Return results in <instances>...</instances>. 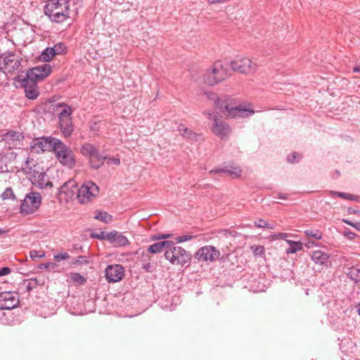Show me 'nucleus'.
<instances>
[{
    "label": "nucleus",
    "mask_w": 360,
    "mask_h": 360,
    "mask_svg": "<svg viewBox=\"0 0 360 360\" xmlns=\"http://www.w3.org/2000/svg\"><path fill=\"white\" fill-rule=\"evenodd\" d=\"M58 112V124L60 130L65 138L70 137L74 131V126L72 120V109L71 106L67 105L64 102L58 103L53 105V110Z\"/></svg>",
    "instance_id": "1"
},
{
    "label": "nucleus",
    "mask_w": 360,
    "mask_h": 360,
    "mask_svg": "<svg viewBox=\"0 0 360 360\" xmlns=\"http://www.w3.org/2000/svg\"><path fill=\"white\" fill-rule=\"evenodd\" d=\"M165 258L172 265H179L181 267H188L190 266L193 258L192 254L184 248L176 245L173 241V245L169 246L165 254Z\"/></svg>",
    "instance_id": "2"
},
{
    "label": "nucleus",
    "mask_w": 360,
    "mask_h": 360,
    "mask_svg": "<svg viewBox=\"0 0 360 360\" xmlns=\"http://www.w3.org/2000/svg\"><path fill=\"white\" fill-rule=\"evenodd\" d=\"M52 152L55 154L59 162L70 169L75 167L76 160L72 149L66 146L61 140L58 139L54 143Z\"/></svg>",
    "instance_id": "3"
},
{
    "label": "nucleus",
    "mask_w": 360,
    "mask_h": 360,
    "mask_svg": "<svg viewBox=\"0 0 360 360\" xmlns=\"http://www.w3.org/2000/svg\"><path fill=\"white\" fill-rule=\"evenodd\" d=\"M19 212L22 215H29L37 212L41 205V195L37 191L27 193L22 200H20Z\"/></svg>",
    "instance_id": "4"
},
{
    "label": "nucleus",
    "mask_w": 360,
    "mask_h": 360,
    "mask_svg": "<svg viewBox=\"0 0 360 360\" xmlns=\"http://www.w3.org/2000/svg\"><path fill=\"white\" fill-rule=\"evenodd\" d=\"M33 161V159H30V157H27L25 161V165L27 170H25V169H22V170L26 174H30V180L32 184L39 189H45L47 188H52L53 186V183L50 181H47L45 182V177L46 176V174L44 171H38L35 169H32V167L29 166L30 162Z\"/></svg>",
    "instance_id": "5"
},
{
    "label": "nucleus",
    "mask_w": 360,
    "mask_h": 360,
    "mask_svg": "<svg viewBox=\"0 0 360 360\" xmlns=\"http://www.w3.org/2000/svg\"><path fill=\"white\" fill-rule=\"evenodd\" d=\"M77 199L84 205L96 197L99 193L98 186L91 181H85L79 188H76Z\"/></svg>",
    "instance_id": "6"
},
{
    "label": "nucleus",
    "mask_w": 360,
    "mask_h": 360,
    "mask_svg": "<svg viewBox=\"0 0 360 360\" xmlns=\"http://www.w3.org/2000/svg\"><path fill=\"white\" fill-rule=\"evenodd\" d=\"M57 140V138L52 136L37 137L30 142V148L33 152L37 154L43 153L45 151L52 152V148Z\"/></svg>",
    "instance_id": "7"
},
{
    "label": "nucleus",
    "mask_w": 360,
    "mask_h": 360,
    "mask_svg": "<svg viewBox=\"0 0 360 360\" xmlns=\"http://www.w3.org/2000/svg\"><path fill=\"white\" fill-rule=\"evenodd\" d=\"M14 79L20 83L21 87L24 89L25 96L29 100H36L39 96V88L37 82L30 81L27 77L21 78L20 76H16Z\"/></svg>",
    "instance_id": "8"
},
{
    "label": "nucleus",
    "mask_w": 360,
    "mask_h": 360,
    "mask_svg": "<svg viewBox=\"0 0 360 360\" xmlns=\"http://www.w3.org/2000/svg\"><path fill=\"white\" fill-rule=\"evenodd\" d=\"M52 67L51 65L44 63L32 68H29L26 72L25 77L30 81L40 82L51 75Z\"/></svg>",
    "instance_id": "9"
},
{
    "label": "nucleus",
    "mask_w": 360,
    "mask_h": 360,
    "mask_svg": "<svg viewBox=\"0 0 360 360\" xmlns=\"http://www.w3.org/2000/svg\"><path fill=\"white\" fill-rule=\"evenodd\" d=\"M19 304L17 292L5 291L0 292V310H9L16 308Z\"/></svg>",
    "instance_id": "10"
},
{
    "label": "nucleus",
    "mask_w": 360,
    "mask_h": 360,
    "mask_svg": "<svg viewBox=\"0 0 360 360\" xmlns=\"http://www.w3.org/2000/svg\"><path fill=\"white\" fill-rule=\"evenodd\" d=\"M242 170L236 167L233 162L224 165L223 167H218L210 172V174H217L220 176H230L233 179L240 177Z\"/></svg>",
    "instance_id": "11"
},
{
    "label": "nucleus",
    "mask_w": 360,
    "mask_h": 360,
    "mask_svg": "<svg viewBox=\"0 0 360 360\" xmlns=\"http://www.w3.org/2000/svg\"><path fill=\"white\" fill-rule=\"evenodd\" d=\"M124 276V268L121 264H110L105 270V277L108 283L121 281Z\"/></svg>",
    "instance_id": "12"
},
{
    "label": "nucleus",
    "mask_w": 360,
    "mask_h": 360,
    "mask_svg": "<svg viewBox=\"0 0 360 360\" xmlns=\"http://www.w3.org/2000/svg\"><path fill=\"white\" fill-rule=\"evenodd\" d=\"M219 256V251L212 245H206L200 248L194 255L198 261H214Z\"/></svg>",
    "instance_id": "13"
},
{
    "label": "nucleus",
    "mask_w": 360,
    "mask_h": 360,
    "mask_svg": "<svg viewBox=\"0 0 360 360\" xmlns=\"http://www.w3.org/2000/svg\"><path fill=\"white\" fill-rule=\"evenodd\" d=\"M22 59L14 52H8L4 59L6 72L13 73L18 70L20 66Z\"/></svg>",
    "instance_id": "14"
},
{
    "label": "nucleus",
    "mask_w": 360,
    "mask_h": 360,
    "mask_svg": "<svg viewBox=\"0 0 360 360\" xmlns=\"http://www.w3.org/2000/svg\"><path fill=\"white\" fill-rule=\"evenodd\" d=\"M18 153L9 149L5 153H0V173H6L10 170L8 164L15 161Z\"/></svg>",
    "instance_id": "15"
},
{
    "label": "nucleus",
    "mask_w": 360,
    "mask_h": 360,
    "mask_svg": "<svg viewBox=\"0 0 360 360\" xmlns=\"http://www.w3.org/2000/svg\"><path fill=\"white\" fill-rule=\"evenodd\" d=\"M2 139L9 145L16 146L25 139L24 133L15 130H8L1 134Z\"/></svg>",
    "instance_id": "16"
},
{
    "label": "nucleus",
    "mask_w": 360,
    "mask_h": 360,
    "mask_svg": "<svg viewBox=\"0 0 360 360\" xmlns=\"http://www.w3.org/2000/svg\"><path fill=\"white\" fill-rule=\"evenodd\" d=\"M108 241L113 245V247H124L129 244V240L122 233H120L115 230L109 232Z\"/></svg>",
    "instance_id": "17"
},
{
    "label": "nucleus",
    "mask_w": 360,
    "mask_h": 360,
    "mask_svg": "<svg viewBox=\"0 0 360 360\" xmlns=\"http://www.w3.org/2000/svg\"><path fill=\"white\" fill-rule=\"evenodd\" d=\"M213 121L212 130L216 136L223 138L229 134L230 127L229 124L223 121H219L216 115L214 116Z\"/></svg>",
    "instance_id": "18"
},
{
    "label": "nucleus",
    "mask_w": 360,
    "mask_h": 360,
    "mask_svg": "<svg viewBox=\"0 0 360 360\" xmlns=\"http://www.w3.org/2000/svg\"><path fill=\"white\" fill-rule=\"evenodd\" d=\"M226 116L231 118L248 116V104L244 103L243 105H233L232 103Z\"/></svg>",
    "instance_id": "19"
},
{
    "label": "nucleus",
    "mask_w": 360,
    "mask_h": 360,
    "mask_svg": "<svg viewBox=\"0 0 360 360\" xmlns=\"http://www.w3.org/2000/svg\"><path fill=\"white\" fill-rule=\"evenodd\" d=\"M173 245L172 240H162L155 243L147 248V252L149 254H158L165 252L169 248L170 245Z\"/></svg>",
    "instance_id": "20"
},
{
    "label": "nucleus",
    "mask_w": 360,
    "mask_h": 360,
    "mask_svg": "<svg viewBox=\"0 0 360 360\" xmlns=\"http://www.w3.org/2000/svg\"><path fill=\"white\" fill-rule=\"evenodd\" d=\"M77 187V184L74 180H69L64 183L58 190V194L64 193L68 197H72L75 193H76V188Z\"/></svg>",
    "instance_id": "21"
},
{
    "label": "nucleus",
    "mask_w": 360,
    "mask_h": 360,
    "mask_svg": "<svg viewBox=\"0 0 360 360\" xmlns=\"http://www.w3.org/2000/svg\"><path fill=\"white\" fill-rule=\"evenodd\" d=\"M98 148L94 144L90 143H84L80 148L82 155L88 158L89 162L98 151Z\"/></svg>",
    "instance_id": "22"
},
{
    "label": "nucleus",
    "mask_w": 360,
    "mask_h": 360,
    "mask_svg": "<svg viewBox=\"0 0 360 360\" xmlns=\"http://www.w3.org/2000/svg\"><path fill=\"white\" fill-rule=\"evenodd\" d=\"M245 57L241 56H237L234 60L231 61L230 65L233 71L238 72L240 73L245 72Z\"/></svg>",
    "instance_id": "23"
},
{
    "label": "nucleus",
    "mask_w": 360,
    "mask_h": 360,
    "mask_svg": "<svg viewBox=\"0 0 360 360\" xmlns=\"http://www.w3.org/2000/svg\"><path fill=\"white\" fill-rule=\"evenodd\" d=\"M69 10L60 11H53L51 13H44L45 15L48 16L51 21L60 23L64 22L68 17Z\"/></svg>",
    "instance_id": "24"
},
{
    "label": "nucleus",
    "mask_w": 360,
    "mask_h": 360,
    "mask_svg": "<svg viewBox=\"0 0 360 360\" xmlns=\"http://www.w3.org/2000/svg\"><path fill=\"white\" fill-rule=\"evenodd\" d=\"M232 104V100L227 98L226 96L223 98H219L215 100L214 105L217 108L219 109L221 112L225 115L228 113L230 107Z\"/></svg>",
    "instance_id": "25"
},
{
    "label": "nucleus",
    "mask_w": 360,
    "mask_h": 360,
    "mask_svg": "<svg viewBox=\"0 0 360 360\" xmlns=\"http://www.w3.org/2000/svg\"><path fill=\"white\" fill-rule=\"evenodd\" d=\"M178 130L181 132V135L191 141H197L200 137V134L193 131L191 129L185 127L184 124H181L178 127Z\"/></svg>",
    "instance_id": "26"
},
{
    "label": "nucleus",
    "mask_w": 360,
    "mask_h": 360,
    "mask_svg": "<svg viewBox=\"0 0 360 360\" xmlns=\"http://www.w3.org/2000/svg\"><path fill=\"white\" fill-rule=\"evenodd\" d=\"M105 159L106 155L100 153L98 150L96 155L91 158V160L89 162V165L91 168L98 169L103 165Z\"/></svg>",
    "instance_id": "27"
},
{
    "label": "nucleus",
    "mask_w": 360,
    "mask_h": 360,
    "mask_svg": "<svg viewBox=\"0 0 360 360\" xmlns=\"http://www.w3.org/2000/svg\"><path fill=\"white\" fill-rule=\"evenodd\" d=\"M151 258L148 255L143 253L141 259H139L137 262H141V268L146 272L152 273L155 271V267L150 263Z\"/></svg>",
    "instance_id": "28"
},
{
    "label": "nucleus",
    "mask_w": 360,
    "mask_h": 360,
    "mask_svg": "<svg viewBox=\"0 0 360 360\" xmlns=\"http://www.w3.org/2000/svg\"><path fill=\"white\" fill-rule=\"evenodd\" d=\"M328 255L321 250H316L313 252L311 255V259L316 264H324L328 262Z\"/></svg>",
    "instance_id": "29"
},
{
    "label": "nucleus",
    "mask_w": 360,
    "mask_h": 360,
    "mask_svg": "<svg viewBox=\"0 0 360 360\" xmlns=\"http://www.w3.org/2000/svg\"><path fill=\"white\" fill-rule=\"evenodd\" d=\"M63 5L64 4L61 0H49L44 6V12L51 13L60 7H62Z\"/></svg>",
    "instance_id": "30"
},
{
    "label": "nucleus",
    "mask_w": 360,
    "mask_h": 360,
    "mask_svg": "<svg viewBox=\"0 0 360 360\" xmlns=\"http://www.w3.org/2000/svg\"><path fill=\"white\" fill-rule=\"evenodd\" d=\"M15 322V317L11 312V309L6 312L0 310V323L4 325H12Z\"/></svg>",
    "instance_id": "31"
},
{
    "label": "nucleus",
    "mask_w": 360,
    "mask_h": 360,
    "mask_svg": "<svg viewBox=\"0 0 360 360\" xmlns=\"http://www.w3.org/2000/svg\"><path fill=\"white\" fill-rule=\"evenodd\" d=\"M54 49L51 47H46L40 54L39 60L44 63L50 62L55 56Z\"/></svg>",
    "instance_id": "32"
},
{
    "label": "nucleus",
    "mask_w": 360,
    "mask_h": 360,
    "mask_svg": "<svg viewBox=\"0 0 360 360\" xmlns=\"http://www.w3.org/2000/svg\"><path fill=\"white\" fill-rule=\"evenodd\" d=\"M286 242L289 244V248L285 250L287 255L294 254L303 248L302 242H296L291 240H286Z\"/></svg>",
    "instance_id": "33"
},
{
    "label": "nucleus",
    "mask_w": 360,
    "mask_h": 360,
    "mask_svg": "<svg viewBox=\"0 0 360 360\" xmlns=\"http://www.w3.org/2000/svg\"><path fill=\"white\" fill-rule=\"evenodd\" d=\"M213 70H217L216 78L218 82L223 81L226 78V69L224 68L221 61H217L214 64Z\"/></svg>",
    "instance_id": "34"
},
{
    "label": "nucleus",
    "mask_w": 360,
    "mask_h": 360,
    "mask_svg": "<svg viewBox=\"0 0 360 360\" xmlns=\"http://www.w3.org/2000/svg\"><path fill=\"white\" fill-rule=\"evenodd\" d=\"M216 73H217V70L212 69L211 71H207L204 77L205 83L210 86H213L219 83L216 78Z\"/></svg>",
    "instance_id": "35"
},
{
    "label": "nucleus",
    "mask_w": 360,
    "mask_h": 360,
    "mask_svg": "<svg viewBox=\"0 0 360 360\" xmlns=\"http://www.w3.org/2000/svg\"><path fill=\"white\" fill-rule=\"evenodd\" d=\"M95 213L96 215L94 216V218L96 219L99 220L105 224H109L112 221V217L108 212L101 210H96Z\"/></svg>",
    "instance_id": "36"
},
{
    "label": "nucleus",
    "mask_w": 360,
    "mask_h": 360,
    "mask_svg": "<svg viewBox=\"0 0 360 360\" xmlns=\"http://www.w3.org/2000/svg\"><path fill=\"white\" fill-rule=\"evenodd\" d=\"M347 276L355 283L360 282V268L358 266H352L349 268Z\"/></svg>",
    "instance_id": "37"
},
{
    "label": "nucleus",
    "mask_w": 360,
    "mask_h": 360,
    "mask_svg": "<svg viewBox=\"0 0 360 360\" xmlns=\"http://www.w3.org/2000/svg\"><path fill=\"white\" fill-rule=\"evenodd\" d=\"M34 288V285L30 279H24L18 285V290L23 292H30Z\"/></svg>",
    "instance_id": "38"
},
{
    "label": "nucleus",
    "mask_w": 360,
    "mask_h": 360,
    "mask_svg": "<svg viewBox=\"0 0 360 360\" xmlns=\"http://www.w3.org/2000/svg\"><path fill=\"white\" fill-rule=\"evenodd\" d=\"M54 49L55 55H64L68 52V48L66 45L63 42H58L55 44L53 47Z\"/></svg>",
    "instance_id": "39"
},
{
    "label": "nucleus",
    "mask_w": 360,
    "mask_h": 360,
    "mask_svg": "<svg viewBox=\"0 0 360 360\" xmlns=\"http://www.w3.org/2000/svg\"><path fill=\"white\" fill-rule=\"evenodd\" d=\"M70 278L73 283L77 285H83L86 283V279L79 273H70Z\"/></svg>",
    "instance_id": "40"
},
{
    "label": "nucleus",
    "mask_w": 360,
    "mask_h": 360,
    "mask_svg": "<svg viewBox=\"0 0 360 360\" xmlns=\"http://www.w3.org/2000/svg\"><path fill=\"white\" fill-rule=\"evenodd\" d=\"M89 263V260L88 259L87 257L83 255L74 257L71 261V264L72 265H83L88 264Z\"/></svg>",
    "instance_id": "41"
},
{
    "label": "nucleus",
    "mask_w": 360,
    "mask_h": 360,
    "mask_svg": "<svg viewBox=\"0 0 360 360\" xmlns=\"http://www.w3.org/2000/svg\"><path fill=\"white\" fill-rule=\"evenodd\" d=\"M254 256L262 257L264 255L265 249L262 245H252L250 247Z\"/></svg>",
    "instance_id": "42"
},
{
    "label": "nucleus",
    "mask_w": 360,
    "mask_h": 360,
    "mask_svg": "<svg viewBox=\"0 0 360 360\" xmlns=\"http://www.w3.org/2000/svg\"><path fill=\"white\" fill-rule=\"evenodd\" d=\"M307 236L314 238L317 240L322 238V233L318 229H307L304 231Z\"/></svg>",
    "instance_id": "43"
},
{
    "label": "nucleus",
    "mask_w": 360,
    "mask_h": 360,
    "mask_svg": "<svg viewBox=\"0 0 360 360\" xmlns=\"http://www.w3.org/2000/svg\"><path fill=\"white\" fill-rule=\"evenodd\" d=\"M1 197L4 200L8 199H12L13 200H16V197L14 195L11 187L6 188L5 191L2 193Z\"/></svg>",
    "instance_id": "44"
},
{
    "label": "nucleus",
    "mask_w": 360,
    "mask_h": 360,
    "mask_svg": "<svg viewBox=\"0 0 360 360\" xmlns=\"http://www.w3.org/2000/svg\"><path fill=\"white\" fill-rule=\"evenodd\" d=\"M108 236H109V232H105L103 231H101L99 233L93 232L90 234V237L91 238L99 239V240H108Z\"/></svg>",
    "instance_id": "45"
},
{
    "label": "nucleus",
    "mask_w": 360,
    "mask_h": 360,
    "mask_svg": "<svg viewBox=\"0 0 360 360\" xmlns=\"http://www.w3.org/2000/svg\"><path fill=\"white\" fill-rule=\"evenodd\" d=\"M302 158V154H300L297 152H293L291 154L288 155L287 157L288 162L290 163H296L298 162L301 158Z\"/></svg>",
    "instance_id": "46"
},
{
    "label": "nucleus",
    "mask_w": 360,
    "mask_h": 360,
    "mask_svg": "<svg viewBox=\"0 0 360 360\" xmlns=\"http://www.w3.org/2000/svg\"><path fill=\"white\" fill-rule=\"evenodd\" d=\"M172 236V233H157L151 235L150 239L151 240H160L170 238Z\"/></svg>",
    "instance_id": "47"
},
{
    "label": "nucleus",
    "mask_w": 360,
    "mask_h": 360,
    "mask_svg": "<svg viewBox=\"0 0 360 360\" xmlns=\"http://www.w3.org/2000/svg\"><path fill=\"white\" fill-rule=\"evenodd\" d=\"M45 252L38 251L36 250H32L30 252V257L32 260H36L37 259L43 258L45 257Z\"/></svg>",
    "instance_id": "48"
},
{
    "label": "nucleus",
    "mask_w": 360,
    "mask_h": 360,
    "mask_svg": "<svg viewBox=\"0 0 360 360\" xmlns=\"http://www.w3.org/2000/svg\"><path fill=\"white\" fill-rule=\"evenodd\" d=\"M255 226L258 228H267V229H273V224H270L267 223L265 220L262 219H259L255 221Z\"/></svg>",
    "instance_id": "49"
},
{
    "label": "nucleus",
    "mask_w": 360,
    "mask_h": 360,
    "mask_svg": "<svg viewBox=\"0 0 360 360\" xmlns=\"http://www.w3.org/2000/svg\"><path fill=\"white\" fill-rule=\"evenodd\" d=\"M108 165H119L120 164V160L118 158H111L106 155V159L105 160Z\"/></svg>",
    "instance_id": "50"
},
{
    "label": "nucleus",
    "mask_w": 360,
    "mask_h": 360,
    "mask_svg": "<svg viewBox=\"0 0 360 360\" xmlns=\"http://www.w3.org/2000/svg\"><path fill=\"white\" fill-rule=\"evenodd\" d=\"M70 258V255L68 252H63L58 253L57 255H54V259L56 260H65Z\"/></svg>",
    "instance_id": "51"
},
{
    "label": "nucleus",
    "mask_w": 360,
    "mask_h": 360,
    "mask_svg": "<svg viewBox=\"0 0 360 360\" xmlns=\"http://www.w3.org/2000/svg\"><path fill=\"white\" fill-rule=\"evenodd\" d=\"M193 238H194V236H191V235H183V236H178L177 238H176V243H183L185 241H188V240L192 239Z\"/></svg>",
    "instance_id": "52"
},
{
    "label": "nucleus",
    "mask_w": 360,
    "mask_h": 360,
    "mask_svg": "<svg viewBox=\"0 0 360 360\" xmlns=\"http://www.w3.org/2000/svg\"><path fill=\"white\" fill-rule=\"evenodd\" d=\"M57 266L56 264L53 263V262H47V263H41V264H39L38 265V268L39 269H49V268H52V269H54Z\"/></svg>",
    "instance_id": "53"
},
{
    "label": "nucleus",
    "mask_w": 360,
    "mask_h": 360,
    "mask_svg": "<svg viewBox=\"0 0 360 360\" xmlns=\"http://www.w3.org/2000/svg\"><path fill=\"white\" fill-rule=\"evenodd\" d=\"M6 54L7 53H4L0 55V72H2L4 73H6V64H4V59L5 58H6Z\"/></svg>",
    "instance_id": "54"
},
{
    "label": "nucleus",
    "mask_w": 360,
    "mask_h": 360,
    "mask_svg": "<svg viewBox=\"0 0 360 360\" xmlns=\"http://www.w3.org/2000/svg\"><path fill=\"white\" fill-rule=\"evenodd\" d=\"M330 193L333 195H336L341 198H344V199H347V200H348V198L350 196L349 193L338 192V191H331Z\"/></svg>",
    "instance_id": "55"
},
{
    "label": "nucleus",
    "mask_w": 360,
    "mask_h": 360,
    "mask_svg": "<svg viewBox=\"0 0 360 360\" xmlns=\"http://www.w3.org/2000/svg\"><path fill=\"white\" fill-rule=\"evenodd\" d=\"M11 272V269L8 266H3L0 269V277L6 276Z\"/></svg>",
    "instance_id": "56"
},
{
    "label": "nucleus",
    "mask_w": 360,
    "mask_h": 360,
    "mask_svg": "<svg viewBox=\"0 0 360 360\" xmlns=\"http://www.w3.org/2000/svg\"><path fill=\"white\" fill-rule=\"evenodd\" d=\"M344 236L349 240H353L357 236L355 233L350 231H345L344 232Z\"/></svg>",
    "instance_id": "57"
},
{
    "label": "nucleus",
    "mask_w": 360,
    "mask_h": 360,
    "mask_svg": "<svg viewBox=\"0 0 360 360\" xmlns=\"http://www.w3.org/2000/svg\"><path fill=\"white\" fill-rule=\"evenodd\" d=\"M274 236L277 239H282V240H288L287 238L288 236V233H278L277 234L274 235Z\"/></svg>",
    "instance_id": "58"
},
{
    "label": "nucleus",
    "mask_w": 360,
    "mask_h": 360,
    "mask_svg": "<svg viewBox=\"0 0 360 360\" xmlns=\"http://www.w3.org/2000/svg\"><path fill=\"white\" fill-rule=\"evenodd\" d=\"M72 250H74L75 252H78L79 251L83 252V247L79 244H74L72 245Z\"/></svg>",
    "instance_id": "59"
},
{
    "label": "nucleus",
    "mask_w": 360,
    "mask_h": 360,
    "mask_svg": "<svg viewBox=\"0 0 360 360\" xmlns=\"http://www.w3.org/2000/svg\"><path fill=\"white\" fill-rule=\"evenodd\" d=\"M30 281H32V283H33V285H34V288H37L38 285H41L40 281H39L36 278H30Z\"/></svg>",
    "instance_id": "60"
},
{
    "label": "nucleus",
    "mask_w": 360,
    "mask_h": 360,
    "mask_svg": "<svg viewBox=\"0 0 360 360\" xmlns=\"http://www.w3.org/2000/svg\"><path fill=\"white\" fill-rule=\"evenodd\" d=\"M347 212L349 214H356L360 215V210H354V209H353L352 207H348Z\"/></svg>",
    "instance_id": "61"
},
{
    "label": "nucleus",
    "mask_w": 360,
    "mask_h": 360,
    "mask_svg": "<svg viewBox=\"0 0 360 360\" xmlns=\"http://www.w3.org/2000/svg\"><path fill=\"white\" fill-rule=\"evenodd\" d=\"M348 200H349L355 201V202H358L359 201V198L357 196H356V195L350 194V196L348 198Z\"/></svg>",
    "instance_id": "62"
},
{
    "label": "nucleus",
    "mask_w": 360,
    "mask_h": 360,
    "mask_svg": "<svg viewBox=\"0 0 360 360\" xmlns=\"http://www.w3.org/2000/svg\"><path fill=\"white\" fill-rule=\"evenodd\" d=\"M342 221H343L344 223H345V224H348V225H349V226H352V227H353V226H354V222H353V221H351V220H349V219H342Z\"/></svg>",
    "instance_id": "63"
},
{
    "label": "nucleus",
    "mask_w": 360,
    "mask_h": 360,
    "mask_svg": "<svg viewBox=\"0 0 360 360\" xmlns=\"http://www.w3.org/2000/svg\"><path fill=\"white\" fill-rule=\"evenodd\" d=\"M353 227L358 231H360V222H354Z\"/></svg>",
    "instance_id": "64"
}]
</instances>
